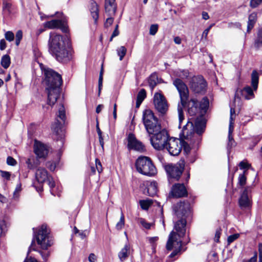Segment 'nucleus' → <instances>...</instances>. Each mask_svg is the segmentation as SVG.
<instances>
[{"label":"nucleus","mask_w":262,"mask_h":262,"mask_svg":"<svg viewBox=\"0 0 262 262\" xmlns=\"http://www.w3.org/2000/svg\"><path fill=\"white\" fill-rule=\"evenodd\" d=\"M7 230V224L4 220L0 221V236Z\"/></svg>","instance_id":"obj_39"},{"label":"nucleus","mask_w":262,"mask_h":262,"mask_svg":"<svg viewBox=\"0 0 262 262\" xmlns=\"http://www.w3.org/2000/svg\"><path fill=\"white\" fill-rule=\"evenodd\" d=\"M176 214L178 217L181 218L174 224L173 231L180 238L183 237L186 232V217L190 214V205L188 202H180L177 203L173 208Z\"/></svg>","instance_id":"obj_4"},{"label":"nucleus","mask_w":262,"mask_h":262,"mask_svg":"<svg viewBox=\"0 0 262 262\" xmlns=\"http://www.w3.org/2000/svg\"><path fill=\"white\" fill-rule=\"evenodd\" d=\"M239 235L238 234H234L228 236L227 241L229 244L237 239Z\"/></svg>","instance_id":"obj_49"},{"label":"nucleus","mask_w":262,"mask_h":262,"mask_svg":"<svg viewBox=\"0 0 262 262\" xmlns=\"http://www.w3.org/2000/svg\"><path fill=\"white\" fill-rule=\"evenodd\" d=\"M5 37L6 40L11 42L14 39V33L12 31H7L5 33Z\"/></svg>","instance_id":"obj_44"},{"label":"nucleus","mask_w":262,"mask_h":262,"mask_svg":"<svg viewBox=\"0 0 262 262\" xmlns=\"http://www.w3.org/2000/svg\"><path fill=\"white\" fill-rule=\"evenodd\" d=\"M221 231H222V230L220 228L217 229L216 230L215 234V237H214V241L216 243L219 242L220 235L221 234Z\"/></svg>","instance_id":"obj_51"},{"label":"nucleus","mask_w":262,"mask_h":262,"mask_svg":"<svg viewBox=\"0 0 262 262\" xmlns=\"http://www.w3.org/2000/svg\"><path fill=\"white\" fill-rule=\"evenodd\" d=\"M261 3V0H251L249 5L252 8H255L257 7Z\"/></svg>","instance_id":"obj_48"},{"label":"nucleus","mask_w":262,"mask_h":262,"mask_svg":"<svg viewBox=\"0 0 262 262\" xmlns=\"http://www.w3.org/2000/svg\"><path fill=\"white\" fill-rule=\"evenodd\" d=\"M207 84L202 76L193 77L190 82V89L195 93H204Z\"/></svg>","instance_id":"obj_16"},{"label":"nucleus","mask_w":262,"mask_h":262,"mask_svg":"<svg viewBox=\"0 0 262 262\" xmlns=\"http://www.w3.org/2000/svg\"><path fill=\"white\" fill-rule=\"evenodd\" d=\"M146 96V91L144 89H141L137 95V99L143 101Z\"/></svg>","instance_id":"obj_42"},{"label":"nucleus","mask_w":262,"mask_h":262,"mask_svg":"<svg viewBox=\"0 0 262 262\" xmlns=\"http://www.w3.org/2000/svg\"><path fill=\"white\" fill-rule=\"evenodd\" d=\"M153 103L155 110L160 115L164 116L167 113L169 105L166 98L161 93L157 92L154 94Z\"/></svg>","instance_id":"obj_12"},{"label":"nucleus","mask_w":262,"mask_h":262,"mask_svg":"<svg viewBox=\"0 0 262 262\" xmlns=\"http://www.w3.org/2000/svg\"><path fill=\"white\" fill-rule=\"evenodd\" d=\"M152 201L151 200H140V205L142 209L147 210L149 206L151 205Z\"/></svg>","instance_id":"obj_34"},{"label":"nucleus","mask_w":262,"mask_h":262,"mask_svg":"<svg viewBox=\"0 0 262 262\" xmlns=\"http://www.w3.org/2000/svg\"><path fill=\"white\" fill-rule=\"evenodd\" d=\"M6 48V42L5 39H2L0 40V50H4Z\"/></svg>","instance_id":"obj_56"},{"label":"nucleus","mask_w":262,"mask_h":262,"mask_svg":"<svg viewBox=\"0 0 262 262\" xmlns=\"http://www.w3.org/2000/svg\"><path fill=\"white\" fill-rule=\"evenodd\" d=\"M117 51L120 60H122L126 53V49L125 47L121 46L117 50Z\"/></svg>","instance_id":"obj_37"},{"label":"nucleus","mask_w":262,"mask_h":262,"mask_svg":"<svg viewBox=\"0 0 262 262\" xmlns=\"http://www.w3.org/2000/svg\"><path fill=\"white\" fill-rule=\"evenodd\" d=\"M48 45L49 53L58 61L65 63L72 59V50L61 35L51 32Z\"/></svg>","instance_id":"obj_2"},{"label":"nucleus","mask_w":262,"mask_h":262,"mask_svg":"<svg viewBox=\"0 0 262 262\" xmlns=\"http://www.w3.org/2000/svg\"><path fill=\"white\" fill-rule=\"evenodd\" d=\"M124 223H125L124 216L123 213L122 212H121V216H120V220L117 223V224L116 225V228L118 230H121L123 228V227L124 226Z\"/></svg>","instance_id":"obj_36"},{"label":"nucleus","mask_w":262,"mask_h":262,"mask_svg":"<svg viewBox=\"0 0 262 262\" xmlns=\"http://www.w3.org/2000/svg\"><path fill=\"white\" fill-rule=\"evenodd\" d=\"M34 151L39 158H45L48 153L47 146L41 142L36 140L34 141Z\"/></svg>","instance_id":"obj_20"},{"label":"nucleus","mask_w":262,"mask_h":262,"mask_svg":"<svg viewBox=\"0 0 262 262\" xmlns=\"http://www.w3.org/2000/svg\"><path fill=\"white\" fill-rule=\"evenodd\" d=\"M185 144H188L183 140L179 139L170 137L166 144V149L170 155L175 156H178L182 150V146H184L186 149Z\"/></svg>","instance_id":"obj_11"},{"label":"nucleus","mask_w":262,"mask_h":262,"mask_svg":"<svg viewBox=\"0 0 262 262\" xmlns=\"http://www.w3.org/2000/svg\"><path fill=\"white\" fill-rule=\"evenodd\" d=\"M187 107L188 113L191 116H195L200 112L198 102L195 99H190L188 103Z\"/></svg>","instance_id":"obj_23"},{"label":"nucleus","mask_w":262,"mask_h":262,"mask_svg":"<svg viewBox=\"0 0 262 262\" xmlns=\"http://www.w3.org/2000/svg\"><path fill=\"white\" fill-rule=\"evenodd\" d=\"M176 245L178 246V248L169 255V258H173L178 254L181 253L182 250V242L181 239L177 238V235L173 232L171 231L170 233L166 244V249L168 251H170L173 247H176Z\"/></svg>","instance_id":"obj_13"},{"label":"nucleus","mask_w":262,"mask_h":262,"mask_svg":"<svg viewBox=\"0 0 262 262\" xmlns=\"http://www.w3.org/2000/svg\"><path fill=\"white\" fill-rule=\"evenodd\" d=\"M130 246L128 244H125L124 247L118 253V257L121 261L125 260L128 256Z\"/></svg>","instance_id":"obj_27"},{"label":"nucleus","mask_w":262,"mask_h":262,"mask_svg":"<svg viewBox=\"0 0 262 262\" xmlns=\"http://www.w3.org/2000/svg\"><path fill=\"white\" fill-rule=\"evenodd\" d=\"M158 77L156 74H152L150 75L148 79V83L150 88L152 90L157 85Z\"/></svg>","instance_id":"obj_32"},{"label":"nucleus","mask_w":262,"mask_h":262,"mask_svg":"<svg viewBox=\"0 0 262 262\" xmlns=\"http://www.w3.org/2000/svg\"><path fill=\"white\" fill-rule=\"evenodd\" d=\"M66 120V112L64 106L62 104L60 105L58 109V114L57 115V119L55 124L53 125L52 128L57 135H62V130H61V126L62 124L65 122Z\"/></svg>","instance_id":"obj_17"},{"label":"nucleus","mask_w":262,"mask_h":262,"mask_svg":"<svg viewBox=\"0 0 262 262\" xmlns=\"http://www.w3.org/2000/svg\"><path fill=\"white\" fill-rule=\"evenodd\" d=\"M143 122L147 132L151 135L161 128V123L155 116L154 112L149 110H145L143 112Z\"/></svg>","instance_id":"obj_7"},{"label":"nucleus","mask_w":262,"mask_h":262,"mask_svg":"<svg viewBox=\"0 0 262 262\" xmlns=\"http://www.w3.org/2000/svg\"><path fill=\"white\" fill-rule=\"evenodd\" d=\"M246 177L245 175V172L240 174L238 176V184L241 186H243L246 184Z\"/></svg>","instance_id":"obj_40"},{"label":"nucleus","mask_w":262,"mask_h":262,"mask_svg":"<svg viewBox=\"0 0 262 262\" xmlns=\"http://www.w3.org/2000/svg\"><path fill=\"white\" fill-rule=\"evenodd\" d=\"M139 222L141 225L146 229H149L152 225V223H147L144 219L142 218H140L139 219Z\"/></svg>","instance_id":"obj_43"},{"label":"nucleus","mask_w":262,"mask_h":262,"mask_svg":"<svg viewBox=\"0 0 262 262\" xmlns=\"http://www.w3.org/2000/svg\"><path fill=\"white\" fill-rule=\"evenodd\" d=\"M21 191V183H18L16 185L14 191L13 192L12 199L14 200H18L19 198L20 193Z\"/></svg>","instance_id":"obj_33"},{"label":"nucleus","mask_w":262,"mask_h":262,"mask_svg":"<svg viewBox=\"0 0 262 262\" xmlns=\"http://www.w3.org/2000/svg\"><path fill=\"white\" fill-rule=\"evenodd\" d=\"M209 104V100L206 97L203 98L199 104L201 115L195 119L194 125L189 119L187 124L183 126L181 137L189 141L190 144H198L201 140V136L204 132L206 127V120L203 117L206 113Z\"/></svg>","instance_id":"obj_1"},{"label":"nucleus","mask_w":262,"mask_h":262,"mask_svg":"<svg viewBox=\"0 0 262 262\" xmlns=\"http://www.w3.org/2000/svg\"><path fill=\"white\" fill-rule=\"evenodd\" d=\"M103 73V67L102 66L101 71L100 72L99 80H98V95H100L101 90L102 87Z\"/></svg>","instance_id":"obj_38"},{"label":"nucleus","mask_w":262,"mask_h":262,"mask_svg":"<svg viewBox=\"0 0 262 262\" xmlns=\"http://www.w3.org/2000/svg\"><path fill=\"white\" fill-rule=\"evenodd\" d=\"M239 166L240 169H246L248 168L250 166V165L246 162L242 161L239 163Z\"/></svg>","instance_id":"obj_55"},{"label":"nucleus","mask_w":262,"mask_h":262,"mask_svg":"<svg viewBox=\"0 0 262 262\" xmlns=\"http://www.w3.org/2000/svg\"><path fill=\"white\" fill-rule=\"evenodd\" d=\"M233 130V122L230 121L228 135H232Z\"/></svg>","instance_id":"obj_59"},{"label":"nucleus","mask_w":262,"mask_h":262,"mask_svg":"<svg viewBox=\"0 0 262 262\" xmlns=\"http://www.w3.org/2000/svg\"><path fill=\"white\" fill-rule=\"evenodd\" d=\"M211 27V26H209L208 28L205 29L202 34V37H204L205 38H206L207 35L208 34V32H209V30Z\"/></svg>","instance_id":"obj_62"},{"label":"nucleus","mask_w":262,"mask_h":262,"mask_svg":"<svg viewBox=\"0 0 262 262\" xmlns=\"http://www.w3.org/2000/svg\"><path fill=\"white\" fill-rule=\"evenodd\" d=\"M256 20L257 13L253 12L249 15L247 25V31L248 32H249L253 28Z\"/></svg>","instance_id":"obj_28"},{"label":"nucleus","mask_w":262,"mask_h":262,"mask_svg":"<svg viewBox=\"0 0 262 262\" xmlns=\"http://www.w3.org/2000/svg\"><path fill=\"white\" fill-rule=\"evenodd\" d=\"M45 28L54 29L56 28L60 29L63 32H66L67 28L61 20L53 19L51 21H46L43 24Z\"/></svg>","instance_id":"obj_22"},{"label":"nucleus","mask_w":262,"mask_h":262,"mask_svg":"<svg viewBox=\"0 0 262 262\" xmlns=\"http://www.w3.org/2000/svg\"><path fill=\"white\" fill-rule=\"evenodd\" d=\"M254 47L258 49L262 47V29H259L257 33V37L254 41Z\"/></svg>","instance_id":"obj_29"},{"label":"nucleus","mask_w":262,"mask_h":262,"mask_svg":"<svg viewBox=\"0 0 262 262\" xmlns=\"http://www.w3.org/2000/svg\"><path fill=\"white\" fill-rule=\"evenodd\" d=\"M259 75L256 70L253 71L251 74V85L253 89L250 86L245 87L243 90V95L245 99L249 100L254 97L253 91H256L258 88Z\"/></svg>","instance_id":"obj_14"},{"label":"nucleus","mask_w":262,"mask_h":262,"mask_svg":"<svg viewBox=\"0 0 262 262\" xmlns=\"http://www.w3.org/2000/svg\"><path fill=\"white\" fill-rule=\"evenodd\" d=\"M96 257L94 253H91L89 256V261L90 262H95Z\"/></svg>","instance_id":"obj_57"},{"label":"nucleus","mask_w":262,"mask_h":262,"mask_svg":"<svg viewBox=\"0 0 262 262\" xmlns=\"http://www.w3.org/2000/svg\"><path fill=\"white\" fill-rule=\"evenodd\" d=\"M10 63V57L8 55L6 54L2 56L1 64L4 68L7 69L9 67Z\"/></svg>","instance_id":"obj_31"},{"label":"nucleus","mask_w":262,"mask_h":262,"mask_svg":"<svg viewBox=\"0 0 262 262\" xmlns=\"http://www.w3.org/2000/svg\"><path fill=\"white\" fill-rule=\"evenodd\" d=\"M0 173L2 177L4 179L7 181H9L10 180L11 173L10 172L0 170Z\"/></svg>","instance_id":"obj_45"},{"label":"nucleus","mask_w":262,"mask_h":262,"mask_svg":"<svg viewBox=\"0 0 262 262\" xmlns=\"http://www.w3.org/2000/svg\"><path fill=\"white\" fill-rule=\"evenodd\" d=\"M6 163L8 165L10 166H15L17 164V161L13 157L8 156L7 158Z\"/></svg>","instance_id":"obj_46"},{"label":"nucleus","mask_w":262,"mask_h":262,"mask_svg":"<svg viewBox=\"0 0 262 262\" xmlns=\"http://www.w3.org/2000/svg\"><path fill=\"white\" fill-rule=\"evenodd\" d=\"M45 91L48 96L47 103L53 106L56 102L60 93L62 81L61 76L51 69L45 70Z\"/></svg>","instance_id":"obj_3"},{"label":"nucleus","mask_w":262,"mask_h":262,"mask_svg":"<svg viewBox=\"0 0 262 262\" xmlns=\"http://www.w3.org/2000/svg\"><path fill=\"white\" fill-rule=\"evenodd\" d=\"M148 241L150 243L153 244L157 242L158 239L157 236L148 237Z\"/></svg>","instance_id":"obj_61"},{"label":"nucleus","mask_w":262,"mask_h":262,"mask_svg":"<svg viewBox=\"0 0 262 262\" xmlns=\"http://www.w3.org/2000/svg\"><path fill=\"white\" fill-rule=\"evenodd\" d=\"M137 170L140 173L153 176L157 173V169L151 159L146 156H140L136 161Z\"/></svg>","instance_id":"obj_8"},{"label":"nucleus","mask_w":262,"mask_h":262,"mask_svg":"<svg viewBox=\"0 0 262 262\" xmlns=\"http://www.w3.org/2000/svg\"><path fill=\"white\" fill-rule=\"evenodd\" d=\"M184 161H180L176 164H168L164 167L168 176L169 183L173 181H179L184 169Z\"/></svg>","instance_id":"obj_10"},{"label":"nucleus","mask_w":262,"mask_h":262,"mask_svg":"<svg viewBox=\"0 0 262 262\" xmlns=\"http://www.w3.org/2000/svg\"><path fill=\"white\" fill-rule=\"evenodd\" d=\"M105 11L108 16H113L116 13L117 6L115 0H105Z\"/></svg>","instance_id":"obj_24"},{"label":"nucleus","mask_w":262,"mask_h":262,"mask_svg":"<svg viewBox=\"0 0 262 262\" xmlns=\"http://www.w3.org/2000/svg\"><path fill=\"white\" fill-rule=\"evenodd\" d=\"M24 262H38L36 259H35L34 257H27L26 258V259L24 260Z\"/></svg>","instance_id":"obj_60"},{"label":"nucleus","mask_w":262,"mask_h":262,"mask_svg":"<svg viewBox=\"0 0 262 262\" xmlns=\"http://www.w3.org/2000/svg\"><path fill=\"white\" fill-rule=\"evenodd\" d=\"M127 141V146L129 149H134L140 152H143L146 150L144 145L136 139L134 135L129 134Z\"/></svg>","instance_id":"obj_18"},{"label":"nucleus","mask_w":262,"mask_h":262,"mask_svg":"<svg viewBox=\"0 0 262 262\" xmlns=\"http://www.w3.org/2000/svg\"><path fill=\"white\" fill-rule=\"evenodd\" d=\"M23 38V32L21 30H18L15 36V44L17 46H19L20 42Z\"/></svg>","instance_id":"obj_41"},{"label":"nucleus","mask_w":262,"mask_h":262,"mask_svg":"<svg viewBox=\"0 0 262 262\" xmlns=\"http://www.w3.org/2000/svg\"><path fill=\"white\" fill-rule=\"evenodd\" d=\"M259 262H262V243L258 244Z\"/></svg>","instance_id":"obj_54"},{"label":"nucleus","mask_w":262,"mask_h":262,"mask_svg":"<svg viewBox=\"0 0 262 262\" xmlns=\"http://www.w3.org/2000/svg\"><path fill=\"white\" fill-rule=\"evenodd\" d=\"M158 30V25L157 24L151 25L149 29V34L151 35H155Z\"/></svg>","instance_id":"obj_47"},{"label":"nucleus","mask_w":262,"mask_h":262,"mask_svg":"<svg viewBox=\"0 0 262 262\" xmlns=\"http://www.w3.org/2000/svg\"><path fill=\"white\" fill-rule=\"evenodd\" d=\"M114 21V18L112 17V16H110L109 17H108L105 23H104V26L106 28L110 27L112 25Z\"/></svg>","instance_id":"obj_50"},{"label":"nucleus","mask_w":262,"mask_h":262,"mask_svg":"<svg viewBox=\"0 0 262 262\" xmlns=\"http://www.w3.org/2000/svg\"><path fill=\"white\" fill-rule=\"evenodd\" d=\"M175 75L180 79H186L189 76V72L187 70H180L175 72Z\"/></svg>","instance_id":"obj_30"},{"label":"nucleus","mask_w":262,"mask_h":262,"mask_svg":"<svg viewBox=\"0 0 262 262\" xmlns=\"http://www.w3.org/2000/svg\"><path fill=\"white\" fill-rule=\"evenodd\" d=\"M96 167L99 173L101 172L102 171V167L100 161L98 159H96Z\"/></svg>","instance_id":"obj_53"},{"label":"nucleus","mask_w":262,"mask_h":262,"mask_svg":"<svg viewBox=\"0 0 262 262\" xmlns=\"http://www.w3.org/2000/svg\"><path fill=\"white\" fill-rule=\"evenodd\" d=\"M173 84L179 92L181 105L180 104L178 106L179 115V128H181V123L184 119V113L182 107L186 104L189 97V91L186 84L180 78H176L173 81Z\"/></svg>","instance_id":"obj_6"},{"label":"nucleus","mask_w":262,"mask_h":262,"mask_svg":"<svg viewBox=\"0 0 262 262\" xmlns=\"http://www.w3.org/2000/svg\"><path fill=\"white\" fill-rule=\"evenodd\" d=\"M119 34V31L118 30V25H117L115 27V30H114L112 36L110 38V41H112L113 38L116 36H117Z\"/></svg>","instance_id":"obj_52"},{"label":"nucleus","mask_w":262,"mask_h":262,"mask_svg":"<svg viewBox=\"0 0 262 262\" xmlns=\"http://www.w3.org/2000/svg\"><path fill=\"white\" fill-rule=\"evenodd\" d=\"M157 183L155 181H152L147 185L146 189L144 191V193L153 196L157 194Z\"/></svg>","instance_id":"obj_26"},{"label":"nucleus","mask_w":262,"mask_h":262,"mask_svg":"<svg viewBox=\"0 0 262 262\" xmlns=\"http://www.w3.org/2000/svg\"><path fill=\"white\" fill-rule=\"evenodd\" d=\"M151 135L152 136L150 137V141L153 147L158 150L164 149L167 142L170 138L167 130L161 128Z\"/></svg>","instance_id":"obj_9"},{"label":"nucleus","mask_w":262,"mask_h":262,"mask_svg":"<svg viewBox=\"0 0 262 262\" xmlns=\"http://www.w3.org/2000/svg\"><path fill=\"white\" fill-rule=\"evenodd\" d=\"M170 194L174 198H182L187 195V191L183 184L177 183L171 189Z\"/></svg>","instance_id":"obj_19"},{"label":"nucleus","mask_w":262,"mask_h":262,"mask_svg":"<svg viewBox=\"0 0 262 262\" xmlns=\"http://www.w3.org/2000/svg\"><path fill=\"white\" fill-rule=\"evenodd\" d=\"M173 40H174V42H175V43H176L177 45L181 44V41H182L181 38L179 36L175 37L174 38Z\"/></svg>","instance_id":"obj_64"},{"label":"nucleus","mask_w":262,"mask_h":262,"mask_svg":"<svg viewBox=\"0 0 262 262\" xmlns=\"http://www.w3.org/2000/svg\"><path fill=\"white\" fill-rule=\"evenodd\" d=\"M257 254L256 252H255L254 255L253 257H252L249 259V262H256L257 261Z\"/></svg>","instance_id":"obj_63"},{"label":"nucleus","mask_w":262,"mask_h":262,"mask_svg":"<svg viewBox=\"0 0 262 262\" xmlns=\"http://www.w3.org/2000/svg\"><path fill=\"white\" fill-rule=\"evenodd\" d=\"M35 178L40 184L47 182L51 188H53L55 185L53 178L49 174L45 168L39 167L37 168L35 172Z\"/></svg>","instance_id":"obj_15"},{"label":"nucleus","mask_w":262,"mask_h":262,"mask_svg":"<svg viewBox=\"0 0 262 262\" xmlns=\"http://www.w3.org/2000/svg\"><path fill=\"white\" fill-rule=\"evenodd\" d=\"M26 164H27L28 168L30 169H34L39 165V163L37 160H32L30 159H28L27 160Z\"/></svg>","instance_id":"obj_35"},{"label":"nucleus","mask_w":262,"mask_h":262,"mask_svg":"<svg viewBox=\"0 0 262 262\" xmlns=\"http://www.w3.org/2000/svg\"><path fill=\"white\" fill-rule=\"evenodd\" d=\"M235 112L234 108L231 107L230 108V121L233 122L234 119L233 118V115H235Z\"/></svg>","instance_id":"obj_58"},{"label":"nucleus","mask_w":262,"mask_h":262,"mask_svg":"<svg viewBox=\"0 0 262 262\" xmlns=\"http://www.w3.org/2000/svg\"><path fill=\"white\" fill-rule=\"evenodd\" d=\"M251 191V188L247 187L242 193L239 199V204L242 209L248 208L251 206V201L248 195V193L250 192Z\"/></svg>","instance_id":"obj_21"},{"label":"nucleus","mask_w":262,"mask_h":262,"mask_svg":"<svg viewBox=\"0 0 262 262\" xmlns=\"http://www.w3.org/2000/svg\"><path fill=\"white\" fill-rule=\"evenodd\" d=\"M89 9L95 23H96L99 18L98 5L96 2L91 1L89 5Z\"/></svg>","instance_id":"obj_25"},{"label":"nucleus","mask_w":262,"mask_h":262,"mask_svg":"<svg viewBox=\"0 0 262 262\" xmlns=\"http://www.w3.org/2000/svg\"><path fill=\"white\" fill-rule=\"evenodd\" d=\"M37 244L42 248L38 252L42 259L46 262L50 255V252L48 250V247L53 244L52 237L50 235V230L47 225H42L35 234Z\"/></svg>","instance_id":"obj_5"}]
</instances>
